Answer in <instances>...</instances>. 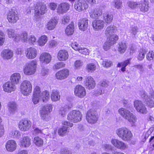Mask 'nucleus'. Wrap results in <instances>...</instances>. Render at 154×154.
I'll return each instance as SVG.
<instances>
[{"label": "nucleus", "instance_id": "27", "mask_svg": "<svg viewBox=\"0 0 154 154\" xmlns=\"http://www.w3.org/2000/svg\"><path fill=\"white\" fill-rule=\"evenodd\" d=\"M27 33L26 32H24L20 34H18L15 37L14 41L18 42L21 41L23 42H24L28 40Z\"/></svg>", "mask_w": 154, "mask_h": 154}, {"label": "nucleus", "instance_id": "22", "mask_svg": "<svg viewBox=\"0 0 154 154\" xmlns=\"http://www.w3.org/2000/svg\"><path fill=\"white\" fill-rule=\"evenodd\" d=\"M92 25L94 29L99 30L103 28L104 26V23L101 20H96L92 22Z\"/></svg>", "mask_w": 154, "mask_h": 154}, {"label": "nucleus", "instance_id": "23", "mask_svg": "<svg viewBox=\"0 0 154 154\" xmlns=\"http://www.w3.org/2000/svg\"><path fill=\"white\" fill-rule=\"evenodd\" d=\"M39 59L41 62L48 64L51 60V57L48 53L44 52L41 54Z\"/></svg>", "mask_w": 154, "mask_h": 154}, {"label": "nucleus", "instance_id": "30", "mask_svg": "<svg viewBox=\"0 0 154 154\" xmlns=\"http://www.w3.org/2000/svg\"><path fill=\"white\" fill-rule=\"evenodd\" d=\"M58 22V20L54 18L52 19L48 22L47 26V28L49 30H52L55 28Z\"/></svg>", "mask_w": 154, "mask_h": 154}, {"label": "nucleus", "instance_id": "18", "mask_svg": "<svg viewBox=\"0 0 154 154\" xmlns=\"http://www.w3.org/2000/svg\"><path fill=\"white\" fill-rule=\"evenodd\" d=\"M78 26L81 30L83 31H85L88 26V20L86 18L80 19L79 20Z\"/></svg>", "mask_w": 154, "mask_h": 154}, {"label": "nucleus", "instance_id": "35", "mask_svg": "<svg viewBox=\"0 0 154 154\" xmlns=\"http://www.w3.org/2000/svg\"><path fill=\"white\" fill-rule=\"evenodd\" d=\"M103 17L104 20L106 23H109L112 21L113 16L110 13L106 12L103 14Z\"/></svg>", "mask_w": 154, "mask_h": 154}, {"label": "nucleus", "instance_id": "14", "mask_svg": "<svg viewBox=\"0 0 154 154\" xmlns=\"http://www.w3.org/2000/svg\"><path fill=\"white\" fill-rule=\"evenodd\" d=\"M25 54L27 58L33 59L36 57L37 51L35 48L30 47L26 49L25 51Z\"/></svg>", "mask_w": 154, "mask_h": 154}, {"label": "nucleus", "instance_id": "4", "mask_svg": "<svg viewBox=\"0 0 154 154\" xmlns=\"http://www.w3.org/2000/svg\"><path fill=\"white\" fill-rule=\"evenodd\" d=\"M36 67V62L32 60V61L26 64L23 69L25 74L30 75L34 73Z\"/></svg>", "mask_w": 154, "mask_h": 154}, {"label": "nucleus", "instance_id": "21", "mask_svg": "<svg viewBox=\"0 0 154 154\" xmlns=\"http://www.w3.org/2000/svg\"><path fill=\"white\" fill-rule=\"evenodd\" d=\"M71 47L75 50L78 51L82 54L86 55L89 54L88 49L85 48H80L78 44L76 42L72 43L71 45Z\"/></svg>", "mask_w": 154, "mask_h": 154}, {"label": "nucleus", "instance_id": "26", "mask_svg": "<svg viewBox=\"0 0 154 154\" xmlns=\"http://www.w3.org/2000/svg\"><path fill=\"white\" fill-rule=\"evenodd\" d=\"M57 57L60 61L66 60L68 58V53L66 50H60L58 52Z\"/></svg>", "mask_w": 154, "mask_h": 154}, {"label": "nucleus", "instance_id": "3", "mask_svg": "<svg viewBox=\"0 0 154 154\" xmlns=\"http://www.w3.org/2000/svg\"><path fill=\"white\" fill-rule=\"evenodd\" d=\"M20 87L21 93L25 96H28L32 91V85L28 81H23L20 85Z\"/></svg>", "mask_w": 154, "mask_h": 154}, {"label": "nucleus", "instance_id": "24", "mask_svg": "<svg viewBox=\"0 0 154 154\" xmlns=\"http://www.w3.org/2000/svg\"><path fill=\"white\" fill-rule=\"evenodd\" d=\"M3 87L4 91L9 93L14 91L15 89V85L10 81L5 83Z\"/></svg>", "mask_w": 154, "mask_h": 154}, {"label": "nucleus", "instance_id": "44", "mask_svg": "<svg viewBox=\"0 0 154 154\" xmlns=\"http://www.w3.org/2000/svg\"><path fill=\"white\" fill-rule=\"evenodd\" d=\"M68 127L67 126H63L59 128L58 131V133L59 135L63 136L67 132Z\"/></svg>", "mask_w": 154, "mask_h": 154}, {"label": "nucleus", "instance_id": "43", "mask_svg": "<svg viewBox=\"0 0 154 154\" xmlns=\"http://www.w3.org/2000/svg\"><path fill=\"white\" fill-rule=\"evenodd\" d=\"M122 2L120 0H115L112 2V5L114 8L119 9L122 8Z\"/></svg>", "mask_w": 154, "mask_h": 154}, {"label": "nucleus", "instance_id": "13", "mask_svg": "<svg viewBox=\"0 0 154 154\" xmlns=\"http://www.w3.org/2000/svg\"><path fill=\"white\" fill-rule=\"evenodd\" d=\"M111 143L115 147L120 149L124 150L128 147L126 144L117 139H112Z\"/></svg>", "mask_w": 154, "mask_h": 154}, {"label": "nucleus", "instance_id": "20", "mask_svg": "<svg viewBox=\"0 0 154 154\" xmlns=\"http://www.w3.org/2000/svg\"><path fill=\"white\" fill-rule=\"evenodd\" d=\"M117 31L116 27L113 25H111L107 27L105 31V35L108 37L110 38L111 36L116 35L114 34Z\"/></svg>", "mask_w": 154, "mask_h": 154}, {"label": "nucleus", "instance_id": "28", "mask_svg": "<svg viewBox=\"0 0 154 154\" xmlns=\"http://www.w3.org/2000/svg\"><path fill=\"white\" fill-rule=\"evenodd\" d=\"M20 74L18 73H14L10 77L11 82L15 85L19 83L21 79Z\"/></svg>", "mask_w": 154, "mask_h": 154}, {"label": "nucleus", "instance_id": "15", "mask_svg": "<svg viewBox=\"0 0 154 154\" xmlns=\"http://www.w3.org/2000/svg\"><path fill=\"white\" fill-rule=\"evenodd\" d=\"M69 5L67 2H63L59 4L57 9V12L59 14L66 13L69 10Z\"/></svg>", "mask_w": 154, "mask_h": 154}, {"label": "nucleus", "instance_id": "52", "mask_svg": "<svg viewBox=\"0 0 154 154\" xmlns=\"http://www.w3.org/2000/svg\"><path fill=\"white\" fill-rule=\"evenodd\" d=\"M103 66L106 67H109L111 66L112 64V62L108 60H105L102 63Z\"/></svg>", "mask_w": 154, "mask_h": 154}, {"label": "nucleus", "instance_id": "10", "mask_svg": "<svg viewBox=\"0 0 154 154\" xmlns=\"http://www.w3.org/2000/svg\"><path fill=\"white\" fill-rule=\"evenodd\" d=\"M118 39V36L117 35H114L111 36L103 44V48L105 50L107 51L110 48L111 46L116 43Z\"/></svg>", "mask_w": 154, "mask_h": 154}, {"label": "nucleus", "instance_id": "50", "mask_svg": "<svg viewBox=\"0 0 154 154\" xmlns=\"http://www.w3.org/2000/svg\"><path fill=\"white\" fill-rule=\"evenodd\" d=\"M139 94L141 97L143 99L144 101H146L147 99H149L147 93L145 91L143 90H140Z\"/></svg>", "mask_w": 154, "mask_h": 154}, {"label": "nucleus", "instance_id": "19", "mask_svg": "<svg viewBox=\"0 0 154 154\" xmlns=\"http://www.w3.org/2000/svg\"><path fill=\"white\" fill-rule=\"evenodd\" d=\"M69 75V70L64 69L58 72L56 74V76L57 79L62 80L66 78Z\"/></svg>", "mask_w": 154, "mask_h": 154}, {"label": "nucleus", "instance_id": "2", "mask_svg": "<svg viewBox=\"0 0 154 154\" xmlns=\"http://www.w3.org/2000/svg\"><path fill=\"white\" fill-rule=\"evenodd\" d=\"M82 114L79 111L73 110L71 111L67 115V119L69 121L75 123L81 121Z\"/></svg>", "mask_w": 154, "mask_h": 154}, {"label": "nucleus", "instance_id": "25", "mask_svg": "<svg viewBox=\"0 0 154 154\" xmlns=\"http://www.w3.org/2000/svg\"><path fill=\"white\" fill-rule=\"evenodd\" d=\"M17 147L16 142L12 140L8 141L6 144L5 147L8 151L13 152L15 150Z\"/></svg>", "mask_w": 154, "mask_h": 154}, {"label": "nucleus", "instance_id": "58", "mask_svg": "<svg viewBox=\"0 0 154 154\" xmlns=\"http://www.w3.org/2000/svg\"><path fill=\"white\" fill-rule=\"evenodd\" d=\"M129 63V60L128 59L124 62L119 63L117 65V67H120L121 66H122L125 68L126 66Z\"/></svg>", "mask_w": 154, "mask_h": 154}, {"label": "nucleus", "instance_id": "46", "mask_svg": "<svg viewBox=\"0 0 154 154\" xmlns=\"http://www.w3.org/2000/svg\"><path fill=\"white\" fill-rule=\"evenodd\" d=\"M69 109L67 106L62 107L59 111V114L62 117H64L66 115V112Z\"/></svg>", "mask_w": 154, "mask_h": 154}, {"label": "nucleus", "instance_id": "37", "mask_svg": "<svg viewBox=\"0 0 154 154\" xmlns=\"http://www.w3.org/2000/svg\"><path fill=\"white\" fill-rule=\"evenodd\" d=\"M74 29L73 23H71L66 27L65 30L66 33L68 35H72L73 33Z\"/></svg>", "mask_w": 154, "mask_h": 154}, {"label": "nucleus", "instance_id": "36", "mask_svg": "<svg viewBox=\"0 0 154 154\" xmlns=\"http://www.w3.org/2000/svg\"><path fill=\"white\" fill-rule=\"evenodd\" d=\"M128 129L125 127H122L116 130V133L118 136L121 139L122 137H124L123 136L125 134Z\"/></svg>", "mask_w": 154, "mask_h": 154}, {"label": "nucleus", "instance_id": "6", "mask_svg": "<svg viewBox=\"0 0 154 154\" xmlns=\"http://www.w3.org/2000/svg\"><path fill=\"white\" fill-rule=\"evenodd\" d=\"M52 106L51 104H48L44 106L40 111L42 119L46 121H48V113L52 111Z\"/></svg>", "mask_w": 154, "mask_h": 154}, {"label": "nucleus", "instance_id": "64", "mask_svg": "<svg viewBox=\"0 0 154 154\" xmlns=\"http://www.w3.org/2000/svg\"><path fill=\"white\" fill-rule=\"evenodd\" d=\"M134 67L139 70L141 72H143L144 70V68L142 65L137 64L134 66Z\"/></svg>", "mask_w": 154, "mask_h": 154}, {"label": "nucleus", "instance_id": "16", "mask_svg": "<svg viewBox=\"0 0 154 154\" xmlns=\"http://www.w3.org/2000/svg\"><path fill=\"white\" fill-rule=\"evenodd\" d=\"M84 84L86 88L89 89H93L95 86V82L91 76H88L85 79Z\"/></svg>", "mask_w": 154, "mask_h": 154}, {"label": "nucleus", "instance_id": "62", "mask_svg": "<svg viewBox=\"0 0 154 154\" xmlns=\"http://www.w3.org/2000/svg\"><path fill=\"white\" fill-rule=\"evenodd\" d=\"M74 66L76 69H78L82 65V62L81 60H77L74 63Z\"/></svg>", "mask_w": 154, "mask_h": 154}, {"label": "nucleus", "instance_id": "51", "mask_svg": "<svg viewBox=\"0 0 154 154\" xmlns=\"http://www.w3.org/2000/svg\"><path fill=\"white\" fill-rule=\"evenodd\" d=\"M139 29L137 26H134L132 27L130 30V32L131 34L135 36L138 32Z\"/></svg>", "mask_w": 154, "mask_h": 154}, {"label": "nucleus", "instance_id": "39", "mask_svg": "<svg viewBox=\"0 0 154 154\" xmlns=\"http://www.w3.org/2000/svg\"><path fill=\"white\" fill-rule=\"evenodd\" d=\"M132 136V134L131 131L128 129L123 136L124 137H122V139L124 141L130 140H131Z\"/></svg>", "mask_w": 154, "mask_h": 154}, {"label": "nucleus", "instance_id": "49", "mask_svg": "<svg viewBox=\"0 0 154 154\" xmlns=\"http://www.w3.org/2000/svg\"><path fill=\"white\" fill-rule=\"evenodd\" d=\"M143 104L142 101L140 100H135L134 102V106L137 111L139 109Z\"/></svg>", "mask_w": 154, "mask_h": 154}, {"label": "nucleus", "instance_id": "60", "mask_svg": "<svg viewBox=\"0 0 154 154\" xmlns=\"http://www.w3.org/2000/svg\"><path fill=\"white\" fill-rule=\"evenodd\" d=\"M40 89L38 86H36L34 89L33 95H37L40 96Z\"/></svg>", "mask_w": 154, "mask_h": 154}, {"label": "nucleus", "instance_id": "12", "mask_svg": "<svg viewBox=\"0 0 154 154\" xmlns=\"http://www.w3.org/2000/svg\"><path fill=\"white\" fill-rule=\"evenodd\" d=\"M75 95L80 98H82L86 95V91L85 88L80 85L76 86L74 91Z\"/></svg>", "mask_w": 154, "mask_h": 154}, {"label": "nucleus", "instance_id": "45", "mask_svg": "<svg viewBox=\"0 0 154 154\" xmlns=\"http://www.w3.org/2000/svg\"><path fill=\"white\" fill-rule=\"evenodd\" d=\"M96 66L93 63H90L87 65L86 68L89 72H92L94 71L96 69Z\"/></svg>", "mask_w": 154, "mask_h": 154}, {"label": "nucleus", "instance_id": "48", "mask_svg": "<svg viewBox=\"0 0 154 154\" xmlns=\"http://www.w3.org/2000/svg\"><path fill=\"white\" fill-rule=\"evenodd\" d=\"M139 2H134L131 1H128L127 4L128 7L131 9H135L138 6Z\"/></svg>", "mask_w": 154, "mask_h": 154}, {"label": "nucleus", "instance_id": "61", "mask_svg": "<svg viewBox=\"0 0 154 154\" xmlns=\"http://www.w3.org/2000/svg\"><path fill=\"white\" fill-rule=\"evenodd\" d=\"M144 102L149 107L152 108L154 107V102L152 100L147 99L146 101H145Z\"/></svg>", "mask_w": 154, "mask_h": 154}, {"label": "nucleus", "instance_id": "41", "mask_svg": "<svg viewBox=\"0 0 154 154\" xmlns=\"http://www.w3.org/2000/svg\"><path fill=\"white\" fill-rule=\"evenodd\" d=\"M33 142L35 144L38 146H42L43 141L42 139L39 137H35L33 139Z\"/></svg>", "mask_w": 154, "mask_h": 154}, {"label": "nucleus", "instance_id": "53", "mask_svg": "<svg viewBox=\"0 0 154 154\" xmlns=\"http://www.w3.org/2000/svg\"><path fill=\"white\" fill-rule=\"evenodd\" d=\"M146 57L149 61L154 60V51H149L147 54Z\"/></svg>", "mask_w": 154, "mask_h": 154}, {"label": "nucleus", "instance_id": "32", "mask_svg": "<svg viewBox=\"0 0 154 154\" xmlns=\"http://www.w3.org/2000/svg\"><path fill=\"white\" fill-rule=\"evenodd\" d=\"M13 55V52L9 50H4L2 53V55L4 58L7 59L11 58Z\"/></svg>", "mask_w": 154, "mask_h": 154}, {"label": "nucleus", "instance_id": "31", "mask_svg": "<svg viewBox=\"0 0 154 154\" xmlns=\"http://www.w3.org/2000/svg\"><path fill=\"white\" fill-rule=\"evenodd\" d=\"M118 51L121 53H125L127 48L126 44L124 42H120L117 45Z\"/></svg>", "mask_w": 154, "mask_h": 154}, {"label": "nucleus", "instance_id": "54", "mask_svg": "<svg viewBox=\"0 0 154 154\" xmlns=\"http://www.w3.org/2000/svg\"><path fill=\"white\" fill-rule=\"evenodd\" d=\"M137 111L140 113L143 114H146L147 112V109L145 105L144 104H143V105Z\"/></svg>", "mask_w": 154, "mask_h": 154}, {"label": "nucleus", "instance_id": "56", "mask_svg": "<svg viewBox=\"0 0 154 154\" xmlns=\"http://www.w3.org/2000/svg\"><path fill=\"white\" fill-rule=\"evenodd\" d=\"M10 134L11 136L13 137H19L20 136V132L16 130H13L11 132Z\"/></svg>", "mask_w": 154, "mask_h": 154}, {"label": "nucleus", "instance_id": "33", "mask_svg": "<svg viewBox=\"0 0 154 154\" xmlns=\"http://www.w3.org/2000/svg\"><path fill=\"white\" fill-rule=\"evenodd\" d=\"M60 93L57 90H53L51 93V98L53 101H57L60 99Z\"/></svg>", "mask_w": 154, "mask_h": 154}, {"label": "nucleus", "instance_id": "34", "mask_svg": "<svg viewBox=\"0 0 154 154\" xmlns=\"http://www.w3.org/2000/svg\"><path fill=\"white\" fill-rule=\"evenodd\" d=\"M30 139L28 137H24L20 141V144L23 147L29 146L30 145Z\"/></svg>", "mask_w": 154, "mask_h": 154}, {"label": "nucleus", "instance_id": "40", "mask_svg": "<svg viewBox=\"0 0 154 154\" xmlns=\"http://www.w3.org/2000/svg\"><path fill=\"white\" fill-rule=\"evenodd\" d=\"M48 38L45 35L42 36L38 39V43L40 46L44 45L47 42Z\"/></svg>", "mask_w": 154, "mask_h": 154}, {"label": "nucleus", "instance_id": "47", "mask_svg": "<svg viewBox=\"0 0 154 154\" xmlns=\"http://www.w3.org/2000/svg\"><path fill=\"white\" fill-rule=\"evenodd\" d=\"M9 109L11 112H14L17 109V105L14 102H11L8 104Z\"/></svg>", "mask_w": 154, "mask_h": 154}, {"label": "nucleus", "instance_id": "17", "mask_svg": "<svg viewBox=\"0 0 154 154\" xmlns=\"http://www.w3.org/2000/svg\"><path fill=\"white\" fill-rule=\"evenodd\" d=\"M150 5L148 1L143 0L139 2V7L140 11L143 13L148 11L150 8Z\"/></svg>", "mask_w": 154, "mask_h": 154}, {"label": "nucleus", "instance_id": "59", "mask_svg": "<svg viewBox=\"0 0 154 154\" xmlns=\"http://www.w3.org/2000/svg\"><path fill=\"white\" fill-rule=\"evenodd\" d=\"M40 96L33 95L32 101L34 104H37L39 102Z\"/></svg>", "mask_w": 154, "mask_h": 154}, {"label": "nucleus", "instance_id": "29", "mask_svg": "<svg viewBox=\"0 0 154 154\" xmlns=\"http://www.w3.org/2000/svg\"><path fill=\"white\" fill-rule=\"evenodd\" d=\"M102 14V10L98 8L92 10L89 12L90 17L93 18H97Z\"/></svg>", "mask_w": 154, "mask_h": 154}, {"label": "nucleus", "instance_id": "1", "mask_svg": "<svg viewBox=\"0 0 154 154\" xmlns=\"http://www.w3.org/2000/svg\"><path fill=\"white\" fill-rule=\"evenodd\" d=\"M119 113L125 119L128 120L132 126L135 125L137 118L135 115L125 108H122L118 110Z\"/></svg>", "mask_w": 154, "mask_h": 154}, {"label": "nucleus", "instance_id": "7", "mask_svg": "<svg viewBox=\"0 0 154 154\" xmlns=\"http://www.w3.org/2000/svg\"><path fill=\"white\" fill-rule=\"evenodd\" d=\"M7 17L8 21L12 23H16L19 19L17 11L12 9H11L8 12Z\"/></svg>", "mask_w": 154, "mask_h": 154}, {"label": "nucleus", "instance_id": "57", "mask_svg": "<svg viewBox=\"0 0 154 154\" xmlns=\"http://www.w3.org/2000/svg\"><path fill=\"white\" fill-rule=\"evenodd\" d=\"M65 64L63 62H58L55 64L54 66V68L55 69H59L64 67Z\"/></svg>", "mask_w": 154, "mask_h": 154}, {"label": "nucleus", "instance_id": "55", "mask_svg": "<svg viewBox=\"0 0 154 154\" xmlns=\"http://www.w3.org/2000/svg\"><path fill=\"white\" fill-rule=\"evenodd\" d=\"M146 52L144 50H140L137 57L138 59L140 60H142L145 57Z\"/></svg>", "mask_w": 154, "mask_h": 154}, {"label": "nucleus", "instance_id": "42", "mask_svg": "<svg viewBox=\"0 0 154 154\" xmlns=\"http://www.w3.org/2000/svg\"><path fill=\"white\" fill-rule=\"evenodd\" d=\"M7 33L9 38H14V39L17 35L16 34L15 30L12 29H8L7 30Z\"/></svg>", "mask_w": 154, "mask_h": 154}, {"label": "nucleus", "instance_id": "63", "mask_svg": "<svg viewBox=\"0 0 154 154\" xmlns=\"http://www.w3.org/2000/svg\"><path fill=\"white\" fill-rule=\"evenodd\" d=\"M69 17L65 15L63 17L62 19V23L64 24H65L69 22Z\"/></svg>", "mask_w": 154, "mask_h": 154}, {"label": "nucleus", "instance_id": "5", "mask_svg": "<svg viewBox=\"0 0 154 154\" xmlns=\"http://www.w3.org/2000/svg\"><path fill=\"white\" fill-rule=\"evenodd\" d=\"M46 9L45 5L44 3L37 2L35 7V16L38 17L44 14L46 12Z\"/></svg>", "mask_w": 154, "mask_h": 154}, {"label": "nucleus", "instance_id": "8", "mask_svg": "<svg viewBox=\"0 0 154 154\" xmlns=\"http://www.w3.org/2000/svg\"><path fill=\"white\" fill-rule=\"evenodd\" d=\"M86 119L87 122L90 123H96L98 120L96 111L93 109L89 110L86 115Z\"/></svg>", "mask_w": 154, "mask_h": 154}, {"label": "nucleus", "instance_id": "38", "mask_svg": "<svg viewBox=\"0 0 154 154\" xmlns=\"http://www.w3.org/2000/svg\"><path fill=\"white\" fill-rule=\"evenodd\" d=\"M40 97L42 99L43 102H45L49 98V93L48 91H45L42 92L40 95Z\"/></svg>", "mask_w": 154, "mask_h": 154}, {"label": "nucleus", "instance_id": "9", "mask_svg": "<svg viewBox=\"0 0 154 154\" xmlns=\"http://www.w3.org/2000/svg\"><path fill=\"white\" fill-rule=\"evenodd\" d=\"M32 123L29 120L22 119L19 122L18 126L20 129L22 131H25L28 130L31 127Z\"/></svg>", "mask_w": 154, "mask_h": 154}, {"label": "nucleus", "instance_id": "11", "mask_svg": "<svg viewBox=\"0 0 154 154\" xmlns=\"http://www.w3.org/2000/svg\"><path fill=\"white\" fill-rule=\"evenodd\" d=\"M88 5L84 0H79L75 2L74 5L75 9L78 11L80 12L87 9Z\"/></svg>", "mask_w": 154, "mask_h": 154}]
</instances>
